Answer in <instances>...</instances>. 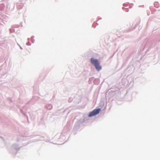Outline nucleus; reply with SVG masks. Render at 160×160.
<instances>
[{"instance_id":"obj_1","label":"nucleus","mask_w":160,"mask_h":160,"mask_svg":"<svg viewBox=\"0 0 160 160\" xmlns=\"http://www.w3.org/2000/svg\"><path fill=\"white\" fill-rule=\"evenodd\" d=\"M91 62L98 71H99L101 69L102 67L100 65L99 62L98 60L92 58L91 59Z\"/></svg>"},{"instance_id":"obj_2","label":"nucleus","mask_w":160,"mask_h":160,"mask_svg":"<svg viewBox=\"0 0 160 160\" xmlns=\"http://www.w3.org/2000/svg\"><path fill=\"white\" fill-rule=\"evenodd\" d=\"M101 111L100 108L95 109L91 112L88 115L89 117H92L98 114Z\"/></svg>"}]
</instances>
